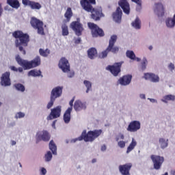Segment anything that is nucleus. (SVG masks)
Segmentation results:
<instances>
[{
    "label": "nucleus",
    "mask_w": 175,
    "mask_h": 175,
    "mask_svg": "<svg viewBox=\"0 0 175 175\" xmlns=\"http://www.w3.org/2000/svg\"><path fill=\"white\" fill-rule=\"evenodd\" d=\"M1 85L4 87H9L12 85V82L10 81V72H4L1 77Z\"/></svg>",
    "instance_id": "obj_13"
},
{
    "label": "nucleus",
    "mask_w": 175,
    "mask_h": 175,
    "mask_svg": "<svg viewBox=\"0 0 175 175\" xmlns=\"http://www.w3.org/2000/svg\"><path fill=\"white\" fill-rule=\"evenodd\" d=\"M75 44H80V43H81V38H78L77 39H76L75 40Z\"/></svg>",
    "instance_id": "obj_51"
},
{
    "label": "nucleus",
    "mask_w": 175,
    "mask_h": 175,
    "mask_svg": "<svg viewBox=\"0 0 175 175\" xmlns=\"http://www.w3.org/2000/svg\"><path fill=\"white\" fill-rule=\"evenodd\" d=\"M31 1H30V0H22V3L23 5H25V6H29V3Z\"/></svg>",
    "instance_id": "obj_47"
},
{
    "label": "nucleus",
    "mask_w": 175,
    "mask_h": 175,
    "mask_svg": "<svg viewBox=\"0 0 175 175\" xmlns=\"http://www.w3.org/2000/svg\"><path fill=\"white\" fill-rule=\"evenodd\" d=\"M168 68L169 69H170L172 72H173V70H174V64L170 63V65L168 66Z\"/></svg>",
    "instance_id": "obj_49"
},
{
    "label": "nucleus",
    "mask_w": 175,
    "mask_h": 175,
    "mask_svg": "<svg viewBox=\"0 0 175 175\" xmlns=\"http://www.w3.org/2000/svg\"><path fill=\"white\" fill-rule=\"evenodd\" d=\"M150 158L153 162L154 169L156 170H159L161 169L162 164L165 162V158L163 157L152 154Z\"/></svg>",
    "instance_id": "obj_9"
},
{
    "label": "nucleus",
    "mask_w": 175,
    "mask_h": 175,
    "mask_svg": "<svg viewBox=\"0 0 175 175\" xmlns=\"http://www.w3.org/2000/svg\"><path fill=\"white\" fill-rule=\"evenodd\" d=\"M148 61L146 57H144L142 60V64H141V68L142 70H146V68H147V64H148Z\"/></svg>",
    "instance_id": "obj_42"
},
{
    "label": "nucleus",
    "mask_w": 175,
    "mask_h": 175,
    "mask_svg": "<svg viewBox=\"0 0 175 175\" xmlns=\"http://www.w3.org/2000/svg\"><path fill=\"white\" fill-rule=\"evenodd\" d=\"M75 76V72H71L68 75V77H73Z\"/></svg>",
    "instance_id": "obj_54"
},
{
    "label": "nucleus",
    "mask_w": 175,
    "mask_h": 175,
    "mask_svg": "<svg viewBox=\"0 0 175 175\" xmlns=\"http://www.w3.org/2000/svg\"><path fill=\"white\" fill-rule=\"evenodd\" d=\"M135 59H136V61H137V62H140V58H139V57H135Z\"/></svg>",
    "instance_id": "obj_62"
},
{
    "label": "nucleus",
    "mask_w": 175,
    "mask_h": 175,
    "mask_svg": "<svg viewBox=\"0 0 175 175\" xmlns=\"http://www.w3.org/2000/svg\"><path fill=\"white\" fill-rule=\"evenodd\" d=\"M12 36L16 39L15 46L18 49L23 55H25L27 54L25 47H27L28 43H29V35L28 33H24L21 31H15L12 33Z\"/></svg>",
    "instance_id": "obj_2"
},
{
    "label": "nucleus",
    "mask_w": 175,
    "mask_h": 175,
    "mask_svg": "<svg viewBox=\"0 0 175 175\" xmlns=\"http://www.w3.org/2000/svg\"><path fill=\"white\" fill-rule=\"evenodd\" d=\"M154 13H157L158 16H163L165 14V8L161 3H155V8L154 9Z\"/></svg>",
    "instance_id": "obj_23"
},
{
    "label": "nucleus",
    "mask_w": 175,
    "mask_h": 175,
    "mask_svg": "<svg viewBox=\"0 0 175 175\" xmlns=\"http://www.w3.org/2000/svg\"><path fill=\"white\" fill-rule=\"evenodd\" d=\"M12 146H16V141H12Z\"/></svg>",
    "instance_id": "obj_59"
},
{
    "label": "nucleus",
    "mask_w": 175,
    "mask_h": 175,
    "mask_svg": "<svg viewBox=\"0 0 175 175\" xmlns=\"http://www.w3.org/2000/svg\"><path fill=\"white\" fill-rule=\"evenodd\" d=\"M74 109L75 111L85 110V109H87V105L85 103H83L80 100H77L74 103Z\"/></svg>",
    "instance_id": "obj_21"
},
{
    "label": "nucleus",
    "mask_w": 175,
    "mask_h": 175,
    "mask_svg": "<svg viewBox=\"0 0 175 175\" xmlns=\"http://www.w3.org/2000/svg\"><path fill=\"white\" fill-rule=\"evenodd\" d=\"M58 66L64 73H69L70 72V64H69V60L66 57H62L60 59Z\"/></svg>",
    "instance_id": "obj_10"
},
{
    "label": "nucleus",
    "mask_w": 175,
    "mask_h": 175,
    "mask_svg": "<svg viewBox=\"0 0 175 175\" xmlns=\"http://www.w3.org/2000/svg\"><path fill=\"white\" fill-rule=\"evenodd\" d=\"M83 84L86 87V94H88L90 91H92V83L91 81L85 80L83 81Z\"/></svg>",
    "instance_id": "obj_35"
},
{
    "label": "nucleus",
    "mask_w": 175,
    "mask_h": 175,
    "mask_svg": "<svg viewBox=\"0 0 175 175\" xmlns=\"http://www.w3.org/2000/svg\"><path fill=\"white\" fill-rule=\"evenodd\" d=\"M10 69H11V70H12L13 72H18V68H16V66H11L10 67Z\"/></svg>",
    "instance_id": "obj_50"
},
{
    "label": "nucleus",
    "mask_w": 175,
    "mask_h": 175,
    "mask_svg": "<svg viewBox=\"0 0 175 175\" xmlns=\"http://www.w3.org/2000/svg\"><path fill=\"white\" fill-rule=\"evenodd\" d=\"M88 56L90 59H94L98 57V51L95 48H90L88 51Z\"/></svg>",
    "instance_id": "obj_25"
},
{
    "label": "nucleus",
    "mask_w": 175,
    "mask_h": 175,
    "mask_svg": "<svg viewBox=\"0 0 175 175\" xmlns=\"http://www.w3.org/2000/svg\"><path fill=\"white\" fill-rule=\"evenodd\" d=\"M75 102V97H73L70 101L69 102L70 107L72 108V110H73V103Z\"/></svg>",
    "instance_id": "obj_48"
},
{
    "label": "nucleus",
    "mask_w": 175,
    "mask_h": 175,
    "mask_svg": "<svg viewBox=\"0 0 175 175\" xmlns=\"http://www.w3.org/2000/svg\"><path fill=\"white\" fill-rule=\"evenodd\" d=\"M52 159H53V154H51V152L48 151L47 153L45 154L46 162H50V161H51Z\"/></svg>",
    "instance_id": "obj_41"
},
{
    "label": "nucleus",
    "mask_w": 175,
    "mask_h": 175,
    "mask_svg": "<svg viewBox=\"0 0 175 175\" xmlns=\"http://www.w3.org/2000/svg\"><path fill=\"white\" fill-rule=\"evenodd\" d=\"M95 162H96V159H93L92 160V163H95Z\"/></svg>",
    "instance_id": "obj_61"
},
{
    "label": "nucleus",
    "mask_w": 175,
    "mask_h": 175,
    "mask_svg": "<svg viewBox=\"0 0 175 175\" xmlns=\"http://www.w3.org/2000/svg\"><path fill=\"white\" fill-rule=\"evenodd\" d=\"M101 151H106V146H105V145H103V146H101Z\"/></svg>",
    "instance_id": "obj_56"
},
{
    "label": "nucleus",
    "mask_w": 175,
    "mask_h": 175,
    "mask_svg": "<svg viewBox=\"0 0 175 175\" xmlns=\"http://www.w3.org/2000/svg\"><path fill=\"white\" fill-rule=\"evenodd\" d=\"M64 17L66 18V23H69L70 21V18L73 17V12L72 11V8L68 7L64 14Z\"/></svg>",
    "instance_id": "obj_26"
},
{
    "label": "nucleus",
    "mask_w": 175,
    "mask_h": 175,
    "mask_svg": "<svg viewBox=\"0 0 175 175\" xmlns=\"http://www.w3.org/2000/svg\"><path fill=\"white\" fill-rule=\"evenodd\" d=\"M71 113H72V107H68L67 110L65 111L63 116V120L65 124H69L70 122Z\"/></svg>",
    "instance_id": "obj_24"
},
{
    "label": "nucleus",
    "mask_w": 175,
    "mask_h": 175,
    "mask_svg": "<svg viewBox=\"0 0 175 175\" xmlns=\"http://www.w3.org/2000/svg\"><path fill=\"white\" fill-rule=\"evenodd\" d=\"M88 25L92 31V36L94 38H98V36H105V32L102 29L99 28L96 24L88 23Z\"/></svg>",
    "instance_id": "obj_7"
},
{
    "label": "nucleus",
    "mask_w": 175,
    "mask_h": 175,
    "mask_svg": "<svg viewBox=\"0 0 175 175\" xmlns=\"http://www.w3.org/2000/svg\"><path fill=\"white\" fill-rule=\"evenodd\" d=\"M118 5L122 9L125 14H129L131 13V6L127 0H120L118 1Z\"/></svg>",
    "instance_id": "obj_17"
},
{
    "label": "nucleus",
    "mask_w": 175,
    "mask_h": 175,
    "mask_svg": "<svg viewBox=\"0 0 175 175\" xmlns=\"http://www.w3.org/2000/svg\"><path fill=\"white\" fill-rule=\"evenodd\" d=\"M41 173H42V175H45L46 173H47V170H46V169L44 167H42L41 169Z\"/></svg>",
    "instance_id": "obj_52"
},
{
    "label": "nucleus",
    "mask_w": 175,
    "mask_h": 175,
    "mask_svg": "<svg viewBox=\"0 0 175 175\" xmlns=\"http://www.w3.org/2000/svg\"><path fill=\"white\" fill-rule=\"evenodd\" d=\"M62 32L63 36H68L69 35V29L68 25L65 23L62 25Z\"/></svg>",
    "instance_id": "obj_34"
},
{
    "label": "nucleus",
    "mask_w": 175,
    "mask_h": 175,
    "mask_svg": "<svg viewBox=\"0 0 175 175\" xmlns=\"http://www.w3.org/2000/svg\"><path fill=\"white\" fill-rule=\"evenodd\" d=\"M25 113L23 112H18L16 113L15 118H24Z\"/></svg>",
    "instance_id": "obj_44"
},
{
    "label": "nucleus",
    "mask_w": 175,
    "mask_h": 175,
    "mask_svg": "<svg viewBox=\"0 0 175 175\" xmlns=\"http://www.w3.org/2000/svg\"><path fill=\"white\" fill-rule=\"evenodd\" d=\"M171 174H172V175H175V170H172V171L171 172Z\"/></svg>",
    "instance_id": "obj_64"
},
{
    "label": "nucleus",
    "mask_w": 175,
    "mask_h": 175,
    "mask_svg": "<svg viewBox=\"0 0 175 175\" xmlns=\"http://www.w3.org/2000/svg\"><path fill=\"white\" fill-rule=\"evenodd\" d=\"M117 38L118 37L116 35L111 36L108 46L104 51L99 54V58H106L109 53L117 54V53L120 51V47L114 46V44H116V42H117Z\"/></svg>",
    "instance_id": "obj_5"
},
{
    "label": "nucleus",
    "mask_w": 175,
    "mask_h": 175,
    "mask_svg": "<svg viewBox=\"0 0 175 175\" xmlns=\"http://www.w3.org/2000/svg\"><path fill=\"white\" fill-rule=\"evenodd\" d=\"M29 6L32 10H40L42 9V4L38 2L31 1Z\"/></svg>",
    "instance_id": "obj_27"
},
{
    "label": "nucleus",
    "mask_w": 175,
    "mask_h": 175,
    "mask_svg": "<svg viewBox=\"0 0 175 175\" xmlns=\"http://www.w3.org/2000/svg\"><path fill=\"white\" fill-rule=\"evenodd\" d=\"M161 100L164 102V103H167L169 100L174 102V100H175V96L172 94L165 95Z\"/></svg>",
    "instance_id": "obj_33"
},
{
    "label": "nucleus",
    "mask_w": 175,
    "mask_h": 175,
    "mask_svg": "<svg viewBox=\"0 0 175 175\" xmlns=\"http://www.w3.org/2000/svg\"><path fill=\"white\" fill-rule=\"evenodd\" d=\"M159 143H160V145H161V148H166V147H167V141L165 140V139L163 138H160L159 139Z\"/></svg>",
    "instance_id": "obj_39"
},
{
    "label": "nucleus",
    "mask_w": 175,
    "mask_h": 175,
    "mask_svg": "<svg viewBox=\"0 0 175 175\" xmlns=\"http://www.w3.org/2000/svg\"><path fill=\"white\" fill-rule=\"evenodd\" d=\"M30 24L33 29L37 30L38 35H44V28H43V21L38 19L37 18L33 16L31 18Z\"/></svg>",
    "instance_id": "obj_6"
},
{
    "label": "nucleus",
    "mask_w": 175,
    "mask_h": 175,
    "mask_svg": "<svg viewBox=\"0 0 175 175\" xmlns=\"http://www.w3.org/2000/svg\"><path fill=\"white\" fill-rule=\"evenodd\" d=\"M150 102H152V103L157 102L156 100L153 99V98H150Z\"/></svg>",
    "instance_id": "obj_60"
},
{
    "label": "nucleus",
    "mask_w": 175,
    "mask_h": 175,
    "mask_svg": "<svg viewBox=\"0 0 175 175\" xmlns=\"http://www.w3.org/2000/svg\"><path fill=\"white\" fill-rule=\"evenodd\" d=\"M15 88L18 91H21V92H24V91H25V87H24L23 85L21 84V83L16 84L15 85Z\"/></svg>",
    "instance_id": "obj_40"
},
{
    "label": "nucleus",
    "mask_w": 175,
    "mask_h": 175,
    "mask_svg": "<svg viewBox=\"0 0 175 175\" xmlns=\"http://www.w3.org/2000/svg\"><path fill=\"white\" fill-rule=\"evenodd\" d=\"M131 1L136 3L139 9H142V0H131Z\"/></svg>",
    "instance_id": "obj_46"
},
{
    "label": "nucleus",
    "mask_w": 175,
    "mask_h": 175,
    "mask_svg": "<svg viewBox=\"0 0 175 175\" xmlns=\"http://www.w3.org/2000/svg\"><path fill=\"white\" fill-rule=\"evenodd\" d=\"M137 146V142L135 139V138H132V141L129 146L127 147L126 150V154H129L131 151H133V150H135V147Z\"/></svg>",
    "instance_id": "obj_29"
},
{
    "label": "nucleus",
    "mask_w": 175,
    "mask_h": 175,
    "mask_svg": "<svg viewBox=\"0 0 175 175\" xmlns=\"http://www.w3.org/2000/svg\"><path fill=\"white\" fill-rule=\"evenodd\" d=\"M141 99H146V94H140Z\"/></svg>",
    "instance_id": "obj_57"
},
{
    "label": "nucleus",
    "mask_w": 175,
    "mask_h": 175,
    "mask_svg": "<svg viewBox=\"0 0 175 175\" xmlns=\"http://www.w3.org/2000/svg\"><path fill=\"white\" fill-rule=\"evenodd\" d=\"M132 81V75H124L122 77L120 78L119 82L121 85H129Z\"/></svg>",
    "instance_id": "obj_22"
},
{
    "label": "nucleus",
    "mask_w": 175,
    "mask_h": 175,
    "mask_svg": "<svg viewBox=\"0 0 175 175\" xmlns=\"http://www.w3.org/2000/svg\"><path fill=\"white\" fill-rule=\"evenodd\" d=\"M29 76H32L33 77H38L42 75V71L40 70H31L28 73Z\"/></svg>",
    "instance_id": "obj_37"
},
{
    "label": "nucleus",
    "mask_w": 175,
    "mask_h": 175,
    "mask_svg": "<svg viewBox=\"0 0 175 175\" xmlns=\"http://www.w3.org/2000/svg\"><path fill=\"white\" fill-rule=\"evenodd\" d=\"M144 79L146 80H150V81H152V83H159V76L155 75L154 73H145Z\"/></svg>",
    "instance_id": "obj_19"
},
{
    "label": "nucleus",
    "mask_w": 175,
    "mask_h": 175,
    "mask_svg": "<svg viewBox=\"0 0 175 175\" xmlns=\"http://www.w3.org/2000/svg\"><path fill=\"white\" fill-rule=\"evenodd\" d=\"M16 60L20 66L24 69V70H29V69H33V68H38L42 64L40 56H36L33 60L28 61L21 59L20 55H17Z\"/></svg>",
    "instance_id": "obj_4"
},
{
    "label": "nucleus",
    "mask_w": 175,
    "mask_h": 175,
    "mask_svg": "<svg viewBox=\"0 0 175 175\" xmlns=\"http://www.w3.org/2000/svg\"><path fill=\"white\" fill-rule=\"evenodd\" d=\"M49 149L52 151L53 155H57V145H55L53 140H51L49 142Z\"/></svg>",
    "instance_id": "obj_32"
},
{
    "label": "nucleus",
    "mask_w": 175,
    "mask_h": 175,
    "mask_svg": "<svg viewBox=\"0 0 175 175\" xmlns=\"http://www.w3.org/2000/svg\"><path fill=\"white\" fill-rule=\"evenodd\" d=\"M101 129H95L93 131H89L87 133V130H83L81 135L77 138L73 139L71 140V143H76V142H81L84 140L85 142H90L92 143L96 139H98L100 135L103 133Z\"/></svg>",
    "instance_id": "obj_3"
},
{
    "label": "nucleus",
    "mask_w": 175,
    "mask_h": 175,
    "mask_svg": "<svg viewBox=\"0 0 175 175\" xmlns=\"http://www.w3.org/2000/svg\"><path fill=\"white\" fill-rule=\"evenodd\" d=\"M7 3L14 9H18L20 8L18 0H7Z\"/></svg>",
    "instance_id": "obj_28"
},
{
    "label": "nucleus",
    "mask_w": 175,
    "mask_h": 175,
    "mask_svg": "<svg viewBox=\"0 0 175 175\" xmlns=\"http://www.w3.org/2000/svg\"><path fill=\"white\" fill-rule=\"evenodd\" d=\"M18 72H19V73H23V67H19L18 68Z\"/></svg>",
    "instance_id": "obj_55"
},
{
    "label": "nucleus",
    "mask_w": 175,
    "mask_h": 175,
    "mask_svg": "<svg viewBox=\"0 0 175 175\" xmlns=\"http://www.w3.org/2000/svg\"><path fill=\"white\" fill-rule=\"evenodd\" d=\"M126 55L127 58H129L130 59H133V61L136 59V55H135V52L133 51H127L126 52Z\"/></svg>",
    "instance_id": "obj_38"
},
{
    "label": "nucleus",
    "mask_w": 175,
    "mask_h": 175,
    "mask_svg": "<svg viewBox=\"0 0 175 175\" xmlns=\"http://www.w3.org/2000/svg\"><path fill=\"white\" fill-rule=\"evenodd\" d=\"M54 102H55V100L51 97V100L46 106L47 109H51L54 106Z\"/></svg>",
    "instance_id": "obj_43"
},
{
    "label": "nucleus",
    "mask_w": 175,
    "mask_h": 175,
    "mask_svg": "<svg viewBox=\"0 0 175 175\" xmlns=\"http://www.w3.org/2000/svg\"><path fill=\"white\" fill-rule=\"evenodd\" d=\"M131 25L135 29H140L142 28V21H140L139 17H137L135 20L132 22Z\"/></svg>",
    "instance_id": "obj_30"
},
{
    "label": "nucleus",
    "mask_w": 175,
    "mask_h": 175,
    "mask_svg": "<svg viewBox=\"0 0 175 175\" xmlns=\"http://www.w3.org/2000/svg\"><path fill=\"white\" fill-rule=\"evenodd\" d=\"M125 141H119L118 142V146L120 147V148H125Z\"/></svg>",
    "instance_id": "obj_45"
},
{
    "label": "nucleus",
    "mask_w": 175,
    "mask_h": 175,
    "mask_svg": "<svg viewBox=\"0 0 175 175\" xmlns=\"http://www.w3.org/2000/svg\"><path fill=\"white\" fill-rule=\"evenodd\" d=\"M131 169H132V163H131L119 165V172H120L122 175H129Z\"/></svg>",
    "instance_id": "obj_18"
},
{
    "label": "nucleus",
    "mask_w": 175,
    "mask_h": 175,
    "mask_svg": "<svg viewBox=\"0 0 175 175\" xmlns=\"http://www.w3.org/2000/svg\"><path fill=\"white\" fill-rule=\"evenodd\" d=\"M3 13V8H2V4L0 3V18L2 16Z\"/></svg>",
    "instance_id": "obj_53"
},
{
    "label": "nucleus",
    "mask_w": 175,
    "mask_h": 175,
    "mask_svg": "<svg viewBox=\"0 0 175 175\" xmlns=\"http://www.w3.org/2000/svg\"><path fill=\"white\" fill-rule=\"evenodd\" d=\"M61 106H57L52 109L49 116L47 117V120H54L55 118L61 117Z\"/></svg>",
    "instance_id": "obj_12"
},
{
    "label": "nucleus",
    "mask_w": 175,
    "mask_h": 175,
    "mask_svg": "<svg viewBox=\"0 0 175 175\" xmlns=\"http://www.w3.org/2000/svg\"><path fill=\"white\" fill-rule=\"evenodd\" d=\"M165 23H166V26L167 27V28H173V27H174V25H175V14L174 15L173 18H168L165 21Z\"/></svg>",
    "instance_id": "obj_31"
},
{
    "label": "nucleus",
    "mask_w": 175,
    "mask_h": 175,
    "mask_svg": "<svg viewBox=\"0 0 175 175\" xmlns=\"http://www.w3.org/2000/svg\"><path fill=\"white\" fill-rule=\"evenodd\" d=\"M50 134L46 131L38 133L36 135V143H39V142H41V140L43 142H49L50 140Z\"/></svg>",
    "instance_id": "obj_14"
},
{
    "label": "nucleus",
    "mask_w": 175,
    "mask_h": 175,
    "mask_svg": "<svg viewBox=\"0 0 175 175\" xmlns=\"http://www.w3.org/2000/svg\"><path fill=\"white\" fill-rule=\"evenodd\" d=\"M55 122H57V120H54L53 122V124H52L53 126H55Z\"/></svg>",
    "instance_id": "obj_63"
},
{
    "label": "nucleus",
    "mask_w": 175,
    "mask_h": 175,
    "mask_svg": "<svg viewBox=\"0 0 175 175\" xmlns=\"http://www.w3.org/2000/svg\"><path fill=\"white\" fill-rule=\"evenodd\" d=\"M64 90V87L62 86H57L54 88L51 92V98L57 99V98H59L62 95V90Z\"/></svg>",
    "instance_id": "obj_16"
},
{
    "label": "nucleus",
    "mask_w": 175,
    "mask_h": 175,
    "mask_svg": "<svg viewBox=\"0 0 175 175\" xmlns=\"http://www.w3.org/2000/svg\"><path fill=\"white\" fill-rule=\"evenodd\" d=\"M70 28H72L75 32L77 36H81V34L83 33V31H84V29L83 28V25L80 23L79 21H73L70 23Z\"/></svg>",
    "instance_id": "obj_11"
},
{
    "label": "nucleus",
    "mask_w": 175,
    "mask_h": 175,
    "mask_svg": "<svg viewBox=\"0 0 175 175\" xmlns=\"http://www.w3.org/2000/svg\"><path fill=\"white\" fill-rule=\"evenodd\" d=\"M123 64L124 62H120L115 63L112 66L109 65L107 67V70H109L113 76L117 77L121 72V66Z\"/></svg>",
    "instance_id": "obj_8"
},
{
    "label": "nucleus",
    "mask_w": 175,
    "mask_h": 175,
    "mask_svg": "<svg viewBox=\"0 0 175 175\" xmlns=\"http://www.w3.org/2000/svg\"><path fill=\"white\" fill-rule=\"evenodd\" d=\"M80 3L85 12L92 13L91 17L95 21H99L101 17L105 16L102 12V8H94L92 6V5H96V0H81Z\"/></svg>",
    "instance_id": "obj_1"
},
{
    "label": "nucleus",
    "mask_w": 175,
    "mask_h": 175,
    "mask_svg": "<svg viewBox=\"0 0 175 175\" xmlns=\"http://www.w3.org/2000/svg\"><path fill=\"white\" fill-rule=\"evenodd\" d=\"M113 18L116 23H121L122 18V10L120 7H118L116 12L112 14Z\"/></svg>",
    "instance_id": "obj_20"
},
{
    "label": "nucleus",
    "mask_w": 175,
    "mask_h": 175,
    "mask_svg": "<svg viewBox=\"0 0 175 175\" xmlns=\"http://www.w3.org/2000/svg\"><path fill=\"white\" fill-rule=\"evenodd\" d=\"M120 139H121L122 140H124V139H125V136H124L123 134L120 135Z\"/></svg>",
    "instance_id": "obj_58"
},
{
    "label": "nucleus",
    "mask_w": 175,
    "mask_h": 175,
    "mask_svg": "<svg viewBox=\"0 0 175 175\" xmlns=\"http://www.w3.org/2000/svg\"><path fill=\"white\" fill-rule=\"evenodd\" d=\"M141 128V124L139 121L137 120H134L131 121L128 127H127V131L128 132H137L139 129Z\"/></svg>",
    "instance_id": "obj_15"
},
{
    "label": "nucleus",
    "mask_w": 175,
    "mask_h": 175,
    "mask_svg": "<svg viewBox=\"0 0 175 175\" xmlns=\"http://www.w3.org/2000/svg\"><path fill=\"white\" fill-rule=\"evenodd\" d=\"M39 54L41 55V57H49L50 55V49H39Z\"/></svg>",
    "instance_id": "obj_36"
}]
</instances>
